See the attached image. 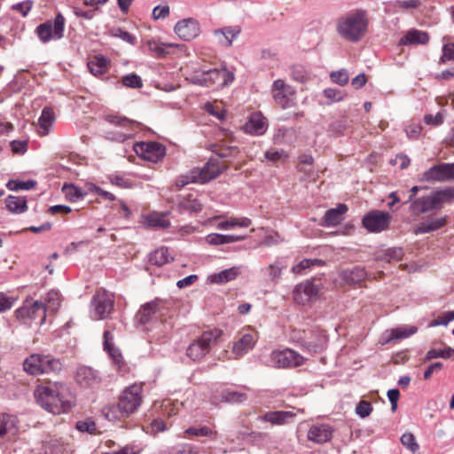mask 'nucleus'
Returning <instances> with one entry per match:
<instances>
[{
	"mask_svg": "<svg viewBox=\"0 0 454 454\" xmlns=\"http://www.w3.org/2000/svg\"><path fill=\"white\" fill-rule=\"evenodd\" d=\"M340 276L346 284L355 285L364 280L367 272L364 267L356 266L352 269L343 270Z\"/></svg>",
	"mask_w": 454,
	"mask_h": 454,
	"instance_id": "nucleus-30",
	"label": "nucleus"
},
{
	"mask_svg": "<svg viewBox=\"0 0 454 454\" xmlns=\"http://www.w3.org/2000/svg\"><path fill=\"white\" fill-rule=\"evenodd\" d=\"M319 288L313 281H305L297 285L294 290V301L301 305L315 300L318 295Z\"/></svg>",
	"mask_w": 454,
	"mask_h": 454,
	"instance_id": "nucleus-16",
	"label": "nucleus"
},
{
	"mask_svg": "<svg viewBox=\"0 0 454 454\" xmlns=\"http://www.w3.org/2000/svg\"><path fill=\"white\" fill-rule=\"evenodd\" d=\"M422 179L427 182L454 180V163L436 164L423 173Z\"/></svg>",
	"mask_w": 454,
	"mask_h": 454,
	"instance_id": "nucleus-12",
	"label": "nucleus"
},
{
	"mask_svg": "<svg viewBox=\"0 0 454 454\" xmlns=\"http://www.w3.org/2000/svg\"><path fill=\"white\" fill-rule=\"evenodd\" d=\"M65 29V18L61 13H58L53 24L51 21H46L40 24L35 28V33L39 40L43 43H46L52 39H60L63 37Z\"/></svg>",
	"mask_w": 454,
	"mask_h": 454,
	"instance_id": "nucleus-8",
	"label": "nucleus"
},
{
	"mask_svg": "<svg viewBox=\"0 0 454 454\" xmlns=\"http://www.w3.org/2000/svg\"><path fill=\"white\" fill-rule=\"evenodd\" d=\"M122 82L129 88L137 89L143 86L142 79L136 74H129L123 77Z\"/></svg>",
	"mask_w": 454,
	"mask_h": 454,
	"instance_id": "nucleus-61",
	"label": "nucleus"
},
{
	"mask_svg": "<svg viewBox=\"0 0 454 454\" xmlns=\"http://www.w3.org/2000/svg\"><path fill=\"white\" fill-rule=\"evenodd\" d=\"M390 219L389 213L375 210L363 218V225L368 231L380 232L388 228Z\"/></svg>",
	"mask_w": 454,
	"mask_h": 454,
	"instance_id": "nucleus-10",
	"label": "nucleus"
},
{
	"mask_svg": "<svg viewBox=\"0 0 454 454\" xmlns=\"http://www.w3.org/2000/svg\"><path fill=\"white\" fill-rule=\"evenodd\" d=\"M451 357H454V348L446 347L444 348H432L428 350L424 360L427 362L435 358L449 359Z\"/></svg>",
	"mask_w": 454,
	"mask_h": 454,
	"instance_id": "nucleus-45",
	"label": "nucleus"
},
{
	"mask_svg": "<svg viewBox=\"0 0 454 454\" xmlns=\"http://www.w3.org/2000/svg\"><path fill=\"white\" fill-rule=\"evenodd\" d=\"M294 417L295 412L292 411H268L258 419L261 421L270 422L272 425L280 426L290 422Z\"/></svg>",
	"mask_w": 454,
	"mask_h": 454,
	"instance_id": "nucleus-26",
	"label": "nucleus"
},
{
	"mask_svg": "<svg viewBox=\"0 0 454 454\" xmlns=\"http://www.w3.org/2000/svg\"><path fill=\"white\" fill-rule=\"evenodd\" d=\"M75 428L80 432H86L90 434H95L97 431L96 423L90 419L85 421H78L76 423Z\"/></svg>",
	"mask_w": 454,
	"mask_h": 454,
	"instance_id": "nucleus-63",
	"label": "nucleus"
},
{
	"mask_svg": "<svg viewBox=\"0 0 454 454\" xmlns=\"http://www.w3.org/2000/svg\"><path fill=\"white\" fill-rule=\"evenodd\" d=\"M179 207L181 209L191 213H197L202 210V204L197 198H193L192 195L184 198L179 202Z\"/></svg>",
	"mask_w": 454,
	"mask_h": 454,
	"instance_id": "nucleus-50",
	"label": "nucleus"
},
{
	"mask_svg": "<svg viewBox=\"0 0 454 454\" xmlns=\"http://www.w3.org/2000/svg\"><path fill=\"white\" fill-rule=\"evenodd\" d=\"M368 18L365 11L355 10L338 19L336 31L344 40L357 43L367 32Z\"/></svg>",
	"mask_w": 454,
	"mask_h": 454,
	"instance_id": "nucleus-1",
	"label": "nucleus"
},
{
	"mask_svg": "<svg viewBox=\"0 0 454 454\" xmlns=\"http://www.w3.org/2000/svg\"><path fill=\"white\" fill-rule=\"evenodd\" d=\"M348 209L346 204L340 203L335 208L326 210L322 218L321 225L325 227L337 226L345 219Z\"/></svg>",
	"mask_w": 454,
	"mask_h": 454,
	"instance_id": "nucleus-22",
	"label": "nucleus"
},
{
	"mask_svg": "<svg viewBox=\"0 0 454 454\" xmlns=\"http://www.w3.org/2000/svg\"><path fill=\"white\" fill-rule=\"evenodd\" d=\"M67 387L61 381H45L38 385L34 392L35 397H61L66 395Z\"/></svg>",
	"mask_w": 454,
	"mask_h": 454,
	"instance_id": "nucleus-17",
	"label": "nucleus"
},
{
	"mask_svg": "<svg viewBox=\"0 0 454 454\" xmlns=\"http://www.w3.org/2000/svg\"><path fill=\"white\" fill-rule=\"evenodd\" d=\"M213 152L222 159L231 160L236 158L239 153V149L235 145H214Z\"/></svg>",
	"mask_w": 454,
	"mask_h": 454,
	"instance_id": "nucleus-40",
	"label": "nucleus"
},
{
	"mask_svg": "<svg viewBox=\"0 0 454 454\" xmlns=\"http://www.w3.org/2000/svg\"><path fill=\"white\" fill-rule=\"evenodd\" d=\"M223 170L215 160H210L202 168H194L188 175L178 176L176 185L183 188L191 183H206L217 177Z\"/></svg>",
	"mask_w": 454,
	"mask_h": 454,
	"instance_id": "nucleus-4",
	"label": "nucleus"
},
{
	"mask_svg": "<svg viewBox=\"0 0 454 454\" xmlns=\"http://www.w3.org/2000/svg\"><path fill=\"white\" fill-rule=\"evenodd\" d=\"M411 210L416 214L426 213L438 208L434 194L423 196L414 200L410 207Z\"/></svg>",
	"mask_w": 454,
	"mask_h": 454,
	"instance_id": "nucleus-29",
	"label": "nucleus"
},
{
	"mask_svg": "<svg viewBox=\"0 0 454 454\" xmlns=\"http://www.w3.org/2000/svg\"><path fill=\"white\" fill-rule=\"evenodd\" d=\"M173 260L172 255L169 253L168 247H161L153 252H152L149 255V261L152 264L157 266H162Z\"/></svg>",
	"mask_w": 454,
	"mask_h": 454,
	"instance_id": "nucleus-39",
	"label": "nucleus"
},
{
	"mask_svg": "<svg viewBox=\"0 0 454 454\" xmlns=\"http://www.w3.org/2000/svg\"><path fill=\"white\" fill-rule=\"evenodd\" d=\"M438 208L442 203L454 200V187H448L435 192H433Z\"/></svg>",
	"mask_w": 454,
	"mask_h": 454,
	"instance_id": "nucleus-53",
	"label": "nucleus"
},
{
	"mask_svg": "<svg viewBox=\"0 0 454 454\" xmlns=\"http://www.w3.org/2000/svg\"><path fill=\"white\" fill-rule=\"evenodd\" d=\"M429 42V35L426 31L411 28L400 39L399 45H426Z\"/></svg>",
	"mask_w": 454,
	"mask_h": 454,
	"instance_id": "nucleus-25",
	"label": "nucleus"
},
{
	"mask_svg": "<svg viewBox=\"0 0 454 454\" xmlns=\"http://www.w3.org/2000/svg\"><path fill=\"white\" fill-rule=\"evenodd\" d=\"M147 46L152 52H154L158 57L166 56L168 51L166 50L167 48L177 47L178 45L176 43H161L155 40H150L147 43Z\"/></svg>",
	"mask_w": 454,
	"mask_h": 454,
	"instance_id": "nucleus-48",
	"label": "nucleus"
},
{
	"mask_svg": "<svg viewBox=\"0 0 454 454\" xmlns=\"http://www.w3.org/2000/svg\"><path fill=\"white\" fill-rule=\"evenodd\" d=\"M403 254L404 253L401 247H391L384 250L382 254L378 255L377 259L387 262H398L403 259Z\"/></svg>",
	"mask_w": 454,
	"mask_h": 454,
	"instance_id": "nucleus-44",
	"label": "nucleus"
},
{
	"mask_svg": "<svg viewBox=\"0 0 454 454\" xmlns=\"http://www.w3.org/2000/svg\"><path fill=\"white\" fill-rule=\"evenodd\" d=\"M67 199L71 202H75L79 200L83 199L86 196V192L82 188L74 184H65L62 188Z\"/></svg>",
	"mask_w": 454,
	"mask_h": 454,
	"instance_id": "nucleus-47",
	"label": "nucleus"
},
{
	"mask_svg": "<svg viewBox=\"0 0 454 454\" xmlns=\"http://www.w3.org/2000/svg\"><path fill=\"white\" fill-rule=\"evenodd\" d=\"M221 80V70L218 68L210 69L192 76V81L194 84L210 87Z\"/></svg>",
	"mask_w": 454,
	"mask_h": 454,
	"instance_id": "nucleus-28",
	"label": "nucleus"
},
{
	"mask_svg": "<svg viewBox=\"0 0 454 454\" xmlns=\"http://www.w3.org/2000/svg\"><path fill=\"white\" fill-rule=\"evenodd\" d=\"M135 152L142 158L157 162L166 153L165 147L157 142H141L134 145Z\"/></svg>",
	"mask_w": 454,
	"mask_h": 454,
	"instance_id": "nucleus-11",
	"label": "nucleus"
},
{
	"mask_svg": "<svg viewBox=\"0 0 454 454\" xmlns=\"http://www.w3.org/2000/svg\"><path fill=\"white\" fill-rule=\"evenodd\" d=\"M290 69L291 76L296 82L305 83L311 79L310 73L302 65H293Z\"/></svg>",
	"mask_w": 454,
	"mask_h": 454,
	"instance_id": "nucleus-46",
	"label": "nucleus"
},
{
	"mask_svg": "<svg viewBox=\"0 0 454 454\" xmlns=\"http://www.w3.org/2000/svg\"><path fill=\"white\" fill-rule=\"evenodd\" d=\"M55 121V114L51 107H44L38 119L40 127L39 133L41 136H46L50 132V128L52 126Z\"/></svg>",
	"mask_w": 454,
	"mask_h": 454,
	"instance_id": "nucleus-33",
	"label": "nucleus"
},
{
	"mask_svg": "<svg viewBox=\"0 0 454 454\" xmlns=\"http://www.w3.org/2000/svg\"><path fill=\"white\" fill-rule=\"evenodd\" d=\"M15 314L17 318L24 322L40 318V324L42 325L45 320V308H43L41 301H27L22 307L15 311Z\"/></svg>",
	"mask_w": 454,
	"mask_h": 454,
	"instance_id": "nucleus-9",
	"label": "nucleus"
},
{
	"mask_svg": "<svg viewBox=\"0 0 454 454\" xmlns=\"http://www.w3.org/2000/svg\"><path fill=\"white\" fill-rule=\"evenodd\" d=\"M271 96L274 101L282 108H287L291 106L290 98L294 95V89L287 84L284 80H275L271 86Z\"/></svg>",
	"mask_w": 454,
	"mask_h": 454,
	"instance_id": "nucleus-13",
	"label": "nucleus"
},
{
	"mask_svg": "<svg viewBox=\"0 0 454 454\" xmlns=\"http://www.w3.org/2000/svg\"><path fill=\"white\" fill-rule=\"evenodd\" d=\"M251 223H252L251 219H249L247 217H241V218L231 219V220L220 222V223H218L216 227L219 230H229L235 226L243 227V228L248 227L251 225Z\"/></svg>",
	"mask_w": 454,
	"mask_h": 454,
	"instance_id": "nucleus-51",
	"label": "nucleus"
},
{
	"mask_svg": "<svg viewBox=\"0 0 454 454\" xmlns=\"http://www.w3.org/2000/svg\"><path fill=\"white\" fill-rule=\"evenodd\" d=\"M256 341L257 337L255 334L244 333L234 342L232 351L237 356H242L253 349Z\"/></svg>",
	"mask_w": 454,
	"mask_h": 454,
	"instance_id": "nucleus-27",
	"label": "nucleus"
},
{
	"mask_svg": "<svg viewBox=\"0 0 454 454\" xmlns=\"http://www.w3.org/2000/svg\"><path fill=\"white\" fill-rule=\"evenodd\" d=\"M157 309V300L144 304L136 315L137 322L140 324L147 323L151 319L152 316L156 313Z\"/></svg>",
	"mask_w": 454,
	"mask_h": 454,
	"instance_id": "nucleus-38",
	"label": "nucleus"
},
{
	"mask_svg": "<svg viewBox=\"0 0 454 454\" xmlns=\"http://www.w3.org/2000/svg\"><path fill=\"white\" fill-rule=\"evenodd\" d=\"M142 399H118L114 412L117 416L126 417L133 413L141 405Z\"/></svg>",
	"mask_w": 454,
	"mask_h": 454,
	"instance_id": "nucleus-32",
	"label": "nucleus"
},
{
	"mask_svg": "<svg viewBox=\"0 0 454 454\" xmlns=\"http://www.w3.org/2000/svg\"><path fill=\"white\" fill-rule=\"evenodd\" d=\"M294 341L299 343L304 349L310 353L322 352L327 344V337L325 333L317 328L307 330H294L291 335Z\"/></svg>",
	"mask_w": 454,
	"mask_h": 454,
	"instance_id": "nucleus-3",
	"label": "nucleus"
},
{
	"mask_svg": "<svg viewBox=\"0 0 454 454\" xmlns=\"http://www.w3.org/2000/svg\"><path fill=\"white\" fill-rule=\"evenodd\" d=\"M35 402L41 408L54 415L68 412L74 405L69 399H35Z\"/></svg>",
	"mask_w": 454,
	"mask_h": 454,
	"instance_id": "nucleus-18",
	"label": "nucleus"
},
{
	"mask_svg": "<svg viewBox=\"0 0 454 454\" xmlns=\"http://www.w3.org/2000/svg\"><path fill=\"white\" fill-rule=\"evenodd\" d=\"M401 442L413 453H415L419 448L415 436L411 433H404L401 437Z\"/></svg>",
	"mask_w": 454,
	"mask_h": 454,
	"instance_id": "nucleus-56",
	"label": "nucleus"
},
{
	"mask_svg": "<svg viewBox=\"0 0 454 454\" xmlns=\"http://www.w3.org/2000/svg\"><path fill=\"white\" fill-rule=\"evenodd\" d=\"M184 436H205L215 438L217 433L204 426L200 427H191L184 430Z\"/></svg>",
	"mask_w": 454,
	"mask_h": 454,
	"instance_id": "nucleus-52",
	"label": "nucleus"
},
{
	"mask_svg": "<svg viewBox=\"0 0 454 454\" xmlns=\"http://www.w3.org/2000/svg\"><path fill=\"white\" fill-rule=\"evenodd\" d=\"M33 6L32 0H25L12 5V10L20 12L23 17L27 16Z\"/></svg>",
	"mask_w": 454,
	"mask_h": 454,
	"instance_id": "nucleus-64",
	"label": "nucleus"
},
{
	"mask_svg": "<svg viewBox=\"0 0 454 454\" xmlns=\"http://www.w3.org/2000/svg\"><path fill=\"white\" fill-rule=\"evenodd\" d=\"M75 381L84 388H93L99 385L101 378L99 373L91 367L80 366L75 374Z\"/></svg>",
	"mask_w": 454,
	"mask_h": 454,
	"instance_id": "nucleus-19",
	"label": "nucleus"
},
{
	"mask_svg": "<svg viewBox=\"0 0 454 454\" xmlns=\"http://www.w3.org/2000/svg\"><path fill=\"white\" fill-rule=\"evenodd\" d=\"M418 331V328L416 326H408L404 325L402 327L391 329L390 331H387L386 334L387 336L386 337V343H388L394 340H401L407 338L414 333H416Z\"/></svg>",
	"mask_w": 454,
	"mask_h": 454,
	"instance_id": "nucleus-36",
	"label": "nucleus"
},
{
	"mask_svg": "<svg viewBox=\"0 0 454 454\" xmlns=\"http://www.w3.org/2000/svg\"><path fill=\"white\" fill-rule=\"evenodd\" d=\"M109 67V59L103 55H96L88 62V68L95 76H99L106 73Z\"/></svg>",
	"mask_w": 454,
	"mask_h": 454,
	"instance_id": "nucleus-34",
	"label": "nucleus"
},
{
	"mask_svg": "<svg viewBox=\"0 0 454 454\" xmlns=\"http://www.w3.org/2000/svg\"><path fill=\"white\" fill-rule=\"evenodd\" d=\"M36 185V182L34 180L27 181H14L10 180L6 184L7 189L10 191H19V190H31Z\"/></svg>",
	"mask_w": 454,
	"mask_h": 454,
	"instance_id": "nucleus-54",
	"label": "nucleus"
},
{
	"mask_svg": "<svg viewBox=\"0 0 454 454\" xmlns=\"http://www.w3.org/2000/svg\"><path fill=\"white\" fill-rule=\"evenodd\" d=\"M143 386V383H134L125 387L120 397H141Z\"/></svg>",
	"mask_w": 454,
	"mask_h": 454,
	"instance_id": "nucleus-58",
	"label": "nucleus"
},
{
	"mask_svg": "<svg viewBox=\"0 0 454 454\" xmlns=\"http://www.w3.org/2000/svg\"><path fill=\"white\" fill-rule=\"evenodd\" d=\"M447 223V217H430L414 227L413 233L416 235L435 231Z\"/></svg>",
	"mask_w": 454,
	"mask_h": 454,
	"instance_id": "nucleus-23",
	"label": "nucleus"
},
{
	"mask_svg": "<svg viewBox=\"0 0 454 454\" xmlns=\"http://www.w3.org/2000/svg\"><path fill=\"white\" fill-rule=\"evenodd\" d=\"M110 35L114 37H118L123 40L124 42L135 45L137 43V38L135 35L130 34L128 31L123 30L121 27H114L110 30Z\"/></svg>",
	"mask_w": 454,
	"mask_h": 454,
	"instance_id": "nucleus-55",
	"label": "nucleus"
},
{
	"mask_svg": "<svg viewBox=\"0 0 454 454\" xmlns=\"http://www.w3.org/2000/svg\"><path fill=\"white\" fill-rule=\"evenodd\" d=\"M421 4L420 0H395L390 3V6L395 12H400L418 9Z\"/></svg>",
	"mask_w": 454,
	"mask_h": 454,
	"instance_id": "nucleus-49",
	"label": "nucleus"
},
{
	"mask_svg": "<svg viewBox=\"0 0 454 454\" xmlns=\"http://www.w3.org/2000/svg\"><path fill=\"white\" fill-rule=\"evenodd\" d=\"M222 335V331L213 329L204 332L197 340L189 345L186 355L193 361L201 360L209 352L211 346Z\"/></svg>",
	"mask_w": 454,
	"mask_h": 454,
	"instance_id": "nucleus-5",
	"label": "nucleus"
},
{
	"mask_svg": "<svg viewBox=\"0 0 454 454\" xmlns=\"http://www.w3.org/2000/svg\"><path fill=\"white\" fill-rule=\"evenodd\" d=\"M114 334L109 331L104 332V348L107 351L113 361L120 367L123 364L122 356L119 348H115L114 343Z\"/></svg>",
	"mask_w": 454,
	"mask_h": 454,
	"instance_id": "nucleus-31",
	"label": "nucleus"
},
{
	"mask_svg": "<svg viewBox=\"0 0 454 454\" xmlns=\"http://www.w3.org/2000/svg\"><path fill=\"white\" fill-rule=\"evenodd\" d=\"M106 121L112 124L116 125V126H120V127H123V128L127 129V130H128L127 133L118 132L114 135V137H111L112 140H114L117 142H123V141L127 140L128 138L132 137L136 129H139L140 125H141L138 121L130 120L127 117H121V116H118V115H107Z\"/></svg>",
	"mask_w": 454,
	"mask_h": 454,
	"instance_id": "nucleus-14",
	"label": "nucleus"
},
{
	"mask_svg": "<svg viewBox=\"0 0 454 454\" xmlns=\"http://www.w3.org/2000/svg\"><path fill=\"white\" fill-rule=\"evenodd\" d=\"M372 411L371 403L362 399L356 407V413L361 418L368 417Z\"/></svg>",
	"mask_w": 454,
	"mask_h": 454,
	"instance_id": "nucleus-62",
	"label": "nucleus"
},
{
	"mask_svg": "<svg viewBox=\"0 0 454 454\" xmlns=\"http://www.w3.org/2000/svg\"><path fill=\"white\" fill-rule=\"evenodd\" d=\"M18 419L16 416L3 414L0 417V439L3 438L7 433L15 431Z\"/></svg>",
	"mask_w": 454,
	"mask_h": 454,
	"instance_id": "nucleus-43",
	"label": "nucleus"
},
{
	"mask_svg": "<svg viewBox=\"0 0 454 454\" xmlns=\"http://www.w3.org/2000/svg\"><path fill=\"white\" fill-rule=\"evenodd\" d=\"M148 223L151 226L160 228H167L170 225L168 220H167L163 215L158 214L150 215L148 217Z\"/></svg>",
	"mask_w": 454,
	"mask_h": 454,
	"instance_id": "nucleus-60",
	"label": "nucleus"
},
{
	"mask_svg": "<svg viewBox=\"0 0 454 454\" xmlns=\"http://www.w3.org/2000/svg\"><path fill=\"white\" fill-rule=\"evenodd\" d=\"M333 437V428L328 424H314L308 431V439L318 444L329 442Z\"/></svg>",
	"mask_w": 454,
	"mask_h": 454,
	"instance_id": "nucleus-21",
	"label": "nucleus"
},
{
	"mask_svg": "<svg viewBox=\"0 0 454 454\" xmlns=\"http://www.w3.org/2000/svg\"><path fill=\"white\" fill-rule=\"evenodd\" d=\"M22 368L30 376L59 374L63 369V363L51 354L32 353L23 360Z\"/></svg>",
	"mask_w": 454,
	"mask_h": 454,
	"instance_id": "nucleus-2",
	"label": "nucleus"
},
{
	"mask_svg": "<svg viewBox=\"0 0 454 454\" xmlns=\"http://www.w3.org/2000/svg\"><path fill=\"white\" fill-rule=\"evenodd\" d=\"M91 317L95 319H105L114 310V296L106 289H98L93 295L91 301Z\"/></svg>",
	"mask_w": 454,
	"mask_h": 454,
	"instance_id": "nucleus-6",
	"label": "nucleus"
},
{
	"mask_svg": "<svg viewBox=\"0 0 454 454\" xmlns=\"http://www.w3.org/2000/svg\"><path fill=\"white\" fill-rule=\"evenodd\" d=\"M303 363L304 357L290 348L272 351L264 362L268 366L278 368L297 367L303 364Z\"/></svg>",
	"mask_w": 454,
	"mask_h": 454,
	"instance_id": "nucleus-7",
	"label": "nucleus"
},
{
	"mask_svg": "<svg viewBox=\"0 0 454 454\" xmlns=\"http://www.w3.org/2000/svg\"><path fill=\"white\" fill-rule=\"evenodd\" d=\"M240 32L241 29L239 26L224 27L221 29H215L214 35L221 46L230 47Z\"/></svg>",
	"mask_w": 454,
	"mask_h": 454,
	"instance_id": "nucleus-24",
	"label": "nucleus"
},
{
	"mask_svg": "<svg viewBox=\"0 0 454 454\" xmlns=\"http://www.w3.org/2000/svg\"><path fill=\"white\" fill-rule=\"evenodd\" d=\"M5 204L8 210L14 214H21L27 209L25 198L9 195L5 199Z\"/></svg>",
	"mask_w": 454,
	"mask_h": 454,
	"instance_id": "nucleus-41",
	"label": "nucleus"
},
{
	"mask_svg": "<svg viewBox=\"0 0 454 454\" xmlns=\"http://www.w3.org/2000/svg\"><path fill=\"white\" fill-rule=\"evenodd\" d=\"M286 266L285 262L282 259L278 258L262 270L268 276L270 281L275 283L280 278L282 270Z\"/></svg>",
	"mask_w": 454,
	"mask_h": 454,
	"instance_id": "nucleus-37",
	"label": "nucleus"
},
{
	"mask_svg": "<svg viewBox=\"0 0 454 454\" xmlns=\"http://www.w3.org/2000/svg\"><path fill=\"white\" fill-rule=\"evenodd\" d=\"M175 33L184 41H191L196 38L200 33L199 22L193 18H187L179 20L174 27Z\"/></svg>",
	"mask_w": 454,
	"mask_h": 454,
	"instance_id": "nucleus-15",
	"label": "nucleus"
},
{
	"mask_svg": "<svg viewBox=\"0 0 454 454\" xmlns=\"http://www.w3.org/2000/svg\"><path fill=\"white\" fill-rule=\"evenodd\" d=\"M246 133L254 136H261L264 134L268 129L266 118L260 112L250 114L247 121L243 127Z\"/></svg>",
	"mask_w": 454,
	"mask_h": 454,
	"instance_id": "nucleus-20",
	"label": "nucleus"
},
{
	"mask_svg": "<svg viewBox=\"0 0 454 454\" xmlns=\"http://www.w3.org/2000/svg\"><path fill=\"white\" fill-rule=\"evenodd\" d=\"M41 301H43V308H45V312L47 310L56 312L60 306V295L59 292L51 290L46 294Z\"/></svg>",
	"mask_w": 454,
	"mask_h": 454,
	"instance_id": "nucleus-42",
	"label": "nucleus"
},
{
	"mask_svg": "<svg viewBox=\"0 0 454 454\" xmlns=\"http://www.w3.org/2000/svg\"><path fill=\"white\" fill-rule=\"evenodd\" d=\"M330 78H331L332 82H333L334 83H337L340 86L346 85L349 80L348 71L344 68L338 70V71L332 72L330 74Z\"/></svg>",
	"mask_w": 454,
	"mask_h": 454,
	"instance_id": "nucleus-57",
	"label": "nucleus"
},
{
	"mask_svg": "<svg viewBox=\"0 0 454 454\" xmlns=\"http://www.w3.org/2000/svg\"><path fill=\"white\" fill-rule=\"evenodd\" d=\"M442 54L439 59V64H444L447 61H454V43H449L442 46Z\"/></svg>",
	"mask_w": 454,
	"mask_h": 454,
	"instance_id": "nucleus-59",
	"label": "nucleus"
},
{
	"mask_svg": "<svg viewBox=\"0 0 454 454\" xmlns=\"http://www.w3.org/2000/svg\"><path fill=\"white\" fill-rule=\"evenodd\" d=\"M239 274L240 270L239 267H231L218 273L212 274L209 277V280L211 283L215 284H224L235 279Z\"/></svg>",
	"mask_w": 454,
	"mask_h": 454,
	"instance_id": "nucleus-35",
	"label": "nucleus"
}]
</instances>
